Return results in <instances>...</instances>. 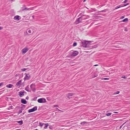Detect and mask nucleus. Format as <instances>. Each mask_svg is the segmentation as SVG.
Here are the masks:
<instances>
[{"label":"nucleus","mask_w":130,"mask_h":130,"mask_svg":"<svg viewBox=\"0 0 130 130\" xmlns=\"http://www.w3.org/2000/svg\"><path fill=\"white\" fill-rule=\"evenodd\" d=\"M91 42L90 41H83L82 42V46L84 47H88L90 45Z\"/></svg>","instance_id":"nucleus-1"},{"label":"nucleus","mask_w":130,"mask_h":130,"mask_svg":"<svg viewBox=\"0 0 130 130\" xmlns=\"http://www.w3.org/2000/svg\"><path fill=\"white\" fill-rule=\"evenodd\" d=\"M69 53L70 56L73 57L77 55L78 54L79 52L77 51L72 50L70 51Z\"/></svg>","instance_id":"nucleus-2"},{"label":"nucleus","mask_w":130,"mask_h":130,"mask_svg":"<svg viewBox=\"0 0 130 130\" xmlns=\"http://www.w3.org/2000/svg\"><path fill=\"white\" fill-rule=\"evenodd\" d=\"M35 32V29L34 28H29L27 29V33H28L30 34V35L33 34Z\"/></svg>","instance_id":"nucleus-3"},{"label":"nucleus","mask_w":130,"mask_h":130,"mask_svg":"<svg viewBox=\"0 0 130 130\" xmlns=\"http://www.w3.org/2000/svg\"><path fill=\"white\" fill-rule=\"evenodd\" d=\"M38 102L39 103H44L46 102V100L45 99L40 98L38 99Z\"/></svg>","instance_id":"nucleus-4"},{"label":"nucleus","mask_w":130,"mask_h":130,"mask_svg":"<svg viewBox=\"0 0 130 130\" xmlns=\"http://www.w3.org/2000/svg\"><path fill=\"white\" fill-rule=\"evenodd\" d=\"M37 107L36 106H35L32 108L29 109L28 110V112L29 113H30L34 112L37 109Z\"/></svg>","instance_id":"nucleus-5"},{"label":"nucleus","mask_w":130,"mask_h":130,"mask_svg":"<svg viewBox=\"0 0 130 130\" xmlns=\"http://www.w3.org/2000/svg\"><path fill=\"white\" fill-rule=\"evenodd\" d=\"M25 74L26 75V76L24 79V81L28 80L30 77V76L28 74H25Z\"/></svg>","instance_id":"nucleus-6"},{"label":"nucleus","mask_w":130,"mask_h":130,"mask_svg":"<svg viewBox=\"0 0 130 130\" xmlns=\"http://www.w3.org/2000/svg\"><path fill=\"white\" fill-rule=\"evenodd\" d=\"M28 50V48L27 47H25L22 49V54L24 55L25 53Z\"/></svg>","instance_id":"nucleus-7"},{"label":"nucleus","mask_w":130,"mask_h":130,"mask_svg":"<svg viewBox=\"0 0 130 130\" xmlns=\"http://www.w3.org/2000/svg\"><path fill=\"white\" fill-rule=\"evenodd\" d=\"M81 17H80L78 18L75 22V24H77L80 23L81 22L80 20L81 19Z\"/></svg>","instance_id":"nucleus-8"},{"label":"nucleus","mask_w":130,"mask_h":130,"mask_svg":"<svg viewBox=\"0 0 130 130\" xmlns=\"http://www.w3.org/2000/svg\"><path fill=\"white\" fill-rule=\"evenodd\" d=\"M74 94L73 93H69L66 95L67 96L68 98V99L69 100L70 99V96H72Z\"/></svg>","instance_id":"nucleus-9"},{"label":"nucleus","mask_w":130,"mask_h":130,"mask_svg":"<svg viewBox=\"0 0 130 130\" xmlns=\"http://www.w3.org/2000/svg\"><path fill=\"white\" fill-rule=\"evenodd\" d=\"M19 15H16L15 16L14 18V19L15 20L17 21H18L20 20L19 18Z\"/></svg>","instance_id":"nucleus-10"},{"label":"nucleus","mask_w":130,"mask_h":130,"mask_svg":"<svg viewBox=\"0 0 130 130\" xmlns=\"http://www.w3.org/2000/svg\"><path fill=\"white\" fill-rule=\"evenodd\" d=\"M13 85L11 84H9L6 85V87L8 88H11L12 87Z\"/></svg>","instance_id":"nucleus-11"},{"label":"nucleus","mask_w":130,"mask_h":130,"mask_svg":"<svg viewBox=\"0 0 130 130\" xmlns=\"http://www.w3.org/2000/svg\"><path fill=\"white\" fill-rule=\"evenodd\" d=\"M19 95L21 97H22L24 95L23 92L20 91L19 92Z\"/></svg>","instance_id":"nucleus-12"},{"label":"nucleus","mask_w":130,"mask_h":130,"mask_svg":"<svg viewBox=\"0 0 130 130\" xmlns=\"http://www.w3.org/2000/svg\"><path fill=\"white\" fill-rule=\"evenodd\" d=\"M21 102L24 104H26L27 103L26 101L24 99H22L21 100Z\"/></svg>","instance_id":"nucleus-13"},{"label":"nucleus","mask_w":130,"mask_h":130,"mask_svg":"<svg viewBox=\"0 0 130 130\" xmlns=\"http://www.w3.org/2000/svg\"><path fill=\"white\" fill-rule=\"evenodd\" d=\"M98 74L94 73L91 75L92 76V78H94L98 76Z\"/></svg>","instance_id":"nucleus-14"},{"label":"nucleus","mask_w":130,"mask_h":130,"mask_svg":"<svg viewBox=\"0 0 130 130\" xmlns=\"http://www.w3.org/2000/svg\"><path fill=\"white\" fill-rule=\"evenodd\" d=\"M21 83V80H20L16 84V85L17 86H19L20 85Z\"/></svg>","instance_id":"nucleus-15"},{"label":"nucleus","mask_w":130,"mask_h":130,"mask_svg":"<svg viewBox=\"0 0 130 130\" xmlns=\"http://www.w3.org/2000/svg\"><path fill=\"white\" fill-rule=\"evenodd\" d=\"M122 7H123V6H121V5H119V6H117L116 7V8H115V9H116Z\"/></svg>","instance_id":"nucleus-16"},{"label":"nucleus","mask_w":130,"mask_h":130,"mask_svg":"<svg viewBox=\"0 0 130 130\" xmlns=\"http://www.w3.org/2000/svg\"><path fill=\"white\" fill-rule=\"evenodd\" d=\"M128 19L127 18H126L124 19L123 21V22H125L128 21Z\"/></svg>","instance_id":"nucleus-17"},{"label":"nucleus","mask_w":130,"mask_h":130,"mask_svg":"<svg viewBox=\"0 0 130 130\" xmlns=\"http://www.w3.org/2000/svg\"><path fill=\"white\" fill-rule=\"evenodd\" d=\"M17 122L20 123V125H22L23 124V122L22 121H18Z\"/></svg>","instance_id":"nucleus-18"},{"label":"nucleus","mask_w":130,"mask_h":130,"mask_svg":"<svg viewBox=\"0 0 130 130\" xmlns=\"http://www.w3.org/2000/svg\"><path fill=\"white\" fill-rule=\"evenodd\" d=\"M111 114V113L110 112H109L108 113H106V115L107 116H109Z\"/></svg>","instance_id":"nucleus-19"},{"label":"nucleus","mask_w":130,"mask_h":130,"mask_svg":"<svg viewBox=\"0 0 130 130\" xmlns=\"http://www.w3.org/2000/svg\"><path fill=\"white\" fill-rule=\"evenodd\" d=\"M77 45V43L76 42L74 43L73 45V46H76Z\"/></svg>","instance_id":"nucleus-20"},{"label":"nucleus","mask_w":130,"mask_h":130,"mask_svg":"<svg viewBox=\"0 0 130 130\" xmlns=\"http://www.w3.org/2000/svg\"><path fill=\"white\" fill-rule=\"evenodd\" d=\"M120 91H117V92H115V93H114V94H118L119 93Z\"/></svg>","instance_id":"nucleus-21"},{"label":"nucleus","mask_w":130,"mask_h":130,"mask_svg":"<svg viewBox=\"0 0 130 130\" xmlns=\"http://www.w3.org/2000/svg\"><path fill=\"white\" fill-rule=\"evenodd\" d=\"M26 69L25 68H24L22 69H21V70L22 71H26Z\"/></svg>","instance_id":"nucleus-22"},{"label":"nucleus","mask_w":130,"mask_h":130,"mask_svg":"<svg viewBox=\"0 0 130 130\" xmlns=\"http://www.w3.org/2000/svg\"><path fill=\"white\" fill-rule=\"evenodd\" d=\"M121 78H124L125 79H126V77L125 75H123L121 77Z\"/></svg>","instance_id":"nucleus-23"},{"label":"nucleus","mask_w":130,"mask_h":130,"mask_svg":"<svg viewBox=\"0 0 130 130\" xmlns=\"http://www.w3.org/2000/svg\"><path fill=\"white\" fill-rule=\"evenodd\" d=\"M43 124L44 123H42L41 122L39 123V125L41 127H42L43 126Z\"/></svg>","instance_id":"nucleus-24"},{"label":"nucleus","mask_w":130,"mask_h":130,"mask_svg":"<svg viewBox=\"0 0 130 130\" xmlns=\"http://www.w3.org/2000/svg\"><path fill=\"white\" fill-rule=\"evenodd\" d=\"M29 10V9H28L27 8H25L24 9H22V10Z\"/></svg>","instance_id":"nucleus-25"},{"label":"nucleus","mask_w":130,"mask_h":130,"mask_svg":"<svg viewBox=\"0 0 130 130\" xmlns=\"http://www.w3.org/2000/svg\"><path fill=\"white\" fill-rule=\"evenodd\" d=\"M45 125V127H47L48 126V123H46L44 124Z\"/></svg>","instance_id":"nucleus-26"},{"label":"nucleus","mask_w":130,"mask_h":130,"mask_svg":"<svg viewBox=\"0 0 130 130\" xmlns=\"http://www.w3.org/2000/svg\"><path fill=\"white\" fill-rule=\"evenodd\" d=\"M103 79L104 80H108L109 79V78H104Z\"/></svg>","instance_id":"nucleus-27"},{"label":"nucleus","mask_w":130,"mask_h":130,"mask_svg":"<svg viewBox=\"0 0 130 130\" xmlns=\"http://www.w3.org/2000/svg\"><path fill=\"white\" fill-rule=\"evenodd\" d=\"M127 0H125L123 2V3H126L127 2Z\"/></svg>","instance_id":"nucleus-28"},{"label":"nucleus","mask_w":130,"mask_h":130,"mask_svg":"<svg viewBox=\"0 0 130 130\" xmlns=\"http://www.w3.org/2000/svg\"><path fill=\"white\" fill-rule=\"evenodd\" d=\"M3 29V27L2 26H0V30L2 29Z\"/></svg>","instance_id":"nucleus-29"},{"label":"nucleus","mask_w":130,"mask_h":130,"mask_svg":"<svg viewBox=\"0 0 130 130\" xmlns=\"http://www.w3.org/2000/svg\"><path fill=\"white\" fill-rule=\"evenodd\" d=\"M3 83H0V87L3 85Z\"/></svg>","instance_id":"nucleus-30"},{"label":"nucleus","mask_w":130,"mask_h":130,"mask_svg":"<svg viewBox=\"0 0 130 130\" xmlns=\"http://www.w3.org/2000/svg\"><path fill=\"white\" fill-rule=\"evenodd\" d=\"M124 18V16H122L120 18V19H122Z\"/></svg>","instance_id":"nucleus-31"},{"label":"nucleus","mask_w":130,"mask_h":130,"mask_svg":"<svg viewBox=\"0 0 130 130\" xmlns=\"http://www.w3.org/2000/svg\"><path fill=\"white\" fill-rule=\"evenodd\" d=\"M54 107H58V106L57 105H54Z\"/></svg>","instance_id":"nucleus-32"},{"label":"nucleus","mask_w":130,"mask_h":130,"mask_svg":"<svg viewBox=\"0 0 130 130\" xmlns=\"http://www.w3.org/2000/svg\"><path fill=\"white\" fill-rule=\"evenodd\" d=\"M113 112L114 113H118V112Z\"/></svg>","instance_id":"nucleus-33"},{"label":"nucleus","mask_w":130,"mask_h":130,"mask_svg":"<svg viewBox=\"0 0 130 130\" xmlns=\"http://www.w3.org/2000/svg\"><path fill=\"white\" fill-rule=\"evenodd\" d=\"M29 98V97L28 96H27L26 98V99H28V98Z\"/></svg>","instance_id":"nucleus-34"},{"label":"nucleus","mask_w":130,"mask_h":130,"mask_svg":"<svg viewBox=\"0 0 130 130\" xmlns=\"http://www.w3.org/2000/svg\"><path fill=\"white\" fill-rule=\"evenodd\" d=\"M98 65V64H95V65H94V66H97Z\"/></svg>","instance_id":"nucleus-35"},{"label":"nucleus","mask_w":130,"mask_h":130,"mask_svg":"<svg viewBox=\"0 0 130 130\" xmlns=\"http://www.w3.org/2000/svg\"><path fill=\"white\" fill-rule=\"evenodd\" d=\"M18 76V74H16L15 75V77H17V76Z\"/></svg>","instance_id":"nucleus-36"},{"label":"nucleus","mask_w":130,"mask_h":130,"mask_svg":"<svg viewBox=\"0 0 130 130\" xmlns=\"http://www.w3.org/2000/svg\"><path fill=\"white\" fill-rule=\"evenodd\" d=\"M129 3H127V4H126V5L127 6V5H129Z\"/></svg>","instance_id":"nucleus-37"},{"label":"nucleus","mask_w":130,"mask_h":130,"mask_svg":"<svg viewBox=\"0 0 130 130\" xmlns=\"http://www.w3.org/2000/svg\"><path fill=\"white\" fill-rule=\"evenodd\" d=\"M126 6V5H123V7H124V6Z\"/></svg>","instance_id":"nucleus-38"},{"label":"nucleus","mask_w":130,"mask_h":130,"mask_svg":"<svg viewBox=\"0 0 130 130\" xmlns=\"http://www.w3.org/2000/svg\"><path fill=\"white\" fill-rule=\"evenodd\" d=\"M22 112V111H20V113H21Z\"/></svg>","instance_id":"nucleus-39"},{"label":"nucleus","mask_w":130,"mask_h":130,"mask_svg":"<svg viewBox=\"0 0 130 130\" xmlns=\"http://www.w3.org/2000/svg\"><path fill=\"white\" fill-rule=\"evenodd\" d=\"M57 110H58L59 111H60V110H59L58 108H57Z\"/></svg>","instance_id":"nucleus-40"},{"label":"nucleus","mask_w":130,"mask_h":130,"mask_svg":"<svg viewBox=\"0 0 130 130\" xmlns=\"http://www.w3.org/2000/svg\"><path fill=\"white\" fill-rule=\"evenodd\" d=\"M86 0H84V2H85L86 1Z\"/></svg>","instance_id":"nucleus-41"},{"label":"nucleus","mask_w":130,"mask_h":130,"mask_svg":"<svg viewBox=\"0 0 130 130\" xmlns=\"http://www.w3.org/2000/svg\"><path fill=\"white\" fill-rule=\"evenodd\" d=\"M121 5V6H122V5Z\"/></svg>","instance_id":"nucleus-42"},{"label":"nucleus","mask_w":130,"mask_h":130,"mask_svg":"<svg viewBox=\"0 0 130 130\" xmlns=\"http://www.w3.org/2000/svg\"><path fill=\"white\" fill-rule=\"evenodd\" d=\"M10 1H12V0H9Z\"/></svg>","instance_id":"nucleus-43"},{"label":"nucleus","mask_w":130,"mask_h":130,"mask_svg":"<svg viewBox=\"0 0 130 130\" xmlns=\"http://www.w3.org/2000/svg\"><path fill=\"white\" fill-rule=\"evenodd\" d=\"M35 130H38L37 129H36Z\"/></svg>","instance_id":"nucleus-44"},{"label":"nucleus","mask_w":130,"mask_h":130,"mask_svg":"<svg viewBox=\"0 0 130 130\" xmlns=\"http://www.w3.org/2000/svg\"><path fill=\"white\" fill-rule=\"evenodd\" d=\"M44 128H45V127H44Z\"/></svg>","instance_id":"nucleus-45"}]
</instances>
